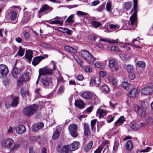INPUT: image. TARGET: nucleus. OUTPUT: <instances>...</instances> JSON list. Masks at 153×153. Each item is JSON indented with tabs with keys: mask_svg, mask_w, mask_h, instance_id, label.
I'll return each mask as SVG.
<instances>
[{
	"mask_svg": "<svg viewBox=\"0 0 153 153\" xmlns=\"http://www.w3.org/2000/svg\"><path fill=\"white\" fill-rule=\"evenodd\" d=\"M134 6L133 9L131 11L132 13L133 11L134 12L130 18V21L128 22V27H131V30L134 29L137 26V13L138 10V0H133Z\"/></svg>",
	"mask_w": 153,
	"mask_h": 153,
	"instance_id": "f257e3e1",
	"label": "nucleus"
},
{
	"mask_svg": "<svg viewBox=\"0 0 153 153\" xmlns=\"http://www.w3.org/2000/svg\"><path fill=\"white\" fill-rule=\"evenodd\" d=\"M1 145L2 148L13 152L17 151L21 146L20 144L16 143L13 140L10 138L4 139L1 142Z\"/></svg>",
	"mask_w": 153,
	"mask_h": 153,
	"instance_id": "f03ea898",
	"label": "nucleus"
},
{
	"mask_svg": "<svg viewBox=\"0 0 153 153\" xmlns=\"http://www.w3.org/2000/svg\"><path fill=\"white\" fill-rule=\"evenodd\" d=\"M82 57L88 63L92 64L96 59L91 55L89 52L85 50H82L81 51Z\"/></svg>",
	"mask_w": 153,
	"mask_h": 153,
	"instance_id": "7ed1b4c3",
	"label": "nucleus"
},
{
	"mask_svg": "<svg viewBox=\"0 0 153 153\" xmlns=\"http://www.w3.org/2000/svg\"><path fill=\"white\" fill-rule=\"evenodd\" d=\"M38 108V105L34 104L24 108L23 112L25 114L28 116H30L36 113Z\"/></svg>",
	"mask_w": 153,
	"mask_h": 153,
	"instance_id": "20e7f679",
	"label": "nucleus"
},
{
	"mask_svg": "<svg viewBox=\"0 0 153 153\" xmlns=\"http://www.w3.org/2000/svg\"><path fill=\"white\" fill-rule=\"evenodd\" d=\"M68 129L70 134L72 137L75 138L78 136L77 126L76 124H70L68 127Z\"/></svg>",
	"mask_w": 153,
	"mask_h": 153,
	"instance_id": "39448f33",
	"label": "nucleus"
},
{
	"mask_svg": "<svg viewBox=\"0 0 153 153\" xmlns=\"http://www.w3.org/2000/svg\"><path fill=\"white\" fill-rule=\"evenodd\" d=\"M153 90V83L149 84L141 89V93L144 95L150 94L152 92Z\"/></svg>",
	"mask_w": 153,
	"mask_h": 153,
	"instance_id": "423d86ee",
	"label": "nucleus"
},
{
	"mask_svg": "<svg viewBox=\"0 0 153 153\" xmlns=\"http://www.w3.org/2000/svg\"><path fill=\"white\" fill-rule=\"evenodd\" d=\"M9 72L7 67L3 64L0 65V77L2 78H6Z\"/></svg>",
	"mask_w": 153,
	"mask_h": 153,
	"instance_id": "0eeeda50",
	"label": "nucleus"
},
{
	"mask_svg": "<svg viewBox=\"0 0 153 153\" xmlns=\"http://www.w3.org/2000/svg\"><path fill=\"white\" fill-rule=\"evenodd\" d=\"M53 70L47 67H45L43 68H40L39 70V79L40 76L44 74H53Z\"/></svg>",
	"mask_w": 153,
	"mask_h": 153,
	"instance_id": "6e6552de",
	"label": "nucleus"
},
{
	"mask_svg": "<svg viewBox=\"0 0 153 153\" xmlns=\"http://www.w3.org/2000/svg\"><path fill=\"white\" fill-rule=\"evenodd\" d=\"M80 95L83 98L89 100H91L93 97V94L91 92L88 91L81 92Z\"/></svg>",
	"mask_w": 153,
	"mask_h": 153,
	"instance_id": "1a4fd4ad",
	"label": "nucleus"
},
{
	"mask_svg": "<svg viewBox=\"0 0 153 153\" xmlns=\"http://www.w3.org/2000/svg\"><path fill=\"white\" fill-rule=\"evenodd\" d=\"M16 132L18 134H21L26 131L25 126L22 124L19 125L14 128Z\"/></svg>",
	"mask_w": 153,
	"mask_h": 153,
	"instance_id": "9d476101",
	"label": "nucleus"
},
{
	"mask_svg": "<svg viewBox=\"0 0 153 153\" xmlns=\"http://www.w3.org/2000/svg\"><path fill=\"white\" fill-rule=\"evenodd\" d=\"M21 71L20 68L15 67L12 71V76L14 78L17 79L21 74Z\"/></svg>",
	"mask_w": 153,
	"mask_h": 153,
	"instance_id": "9b49d317",
	"label": "nucleus"
},
{
	"mask_svg": "<svg viewBox=\"0 0 153 153\" xmlns=\"http://www.w3.org/2000/svg\"><path fill=\"white\" fill-rule=\"evenodd\" d=\"M74 105L77 108L82 109L85 107V104L81 99H79L75 100Z\"/></svg>",
	"mask_w": 153,
	"mask_h": 153,
	"instance_id": "f8f14e48",
	"label": "nucleus"
},
{
	"mask_svg": "<svg viewBox=\"0 0 153 153\" xmlns=\"http://www.w3.org/2000/svg\"><path fill=\"white\" fill-rule=\"evenodd\" d=\"M8 16L11 21H15L13 23H16L17 22V14L16 12L13 11H10L8 13Z\"/></svg>",
	"mask_w": 153,
	"mask_h": 153,
	"instance_id": "ddd939ff",
	"label": "nucleus"
},
{
	"mask_svg": "<svg viewBox=\"0 0 153 153\" xmlns=\"http://www.w3.org/2000/svg\"><path fill=\"white\" fill-rule=\"evenodd\" d=\"M41 82L43 85L45 86H48L52 83L51 79V77H47L45 78L41 79Z\"/></svg>",
	"mask_w": 153,
	"mask_h": 153,
	"instance_id": "4468645a",
	"label": "nucleus"
},
{
	"mask_svg": "<svg viewBox=\"0 0 153 153\" xmlns=\"http://www.w3.org/2000/svg\"><path fill=\"white\" fill-rule=\"evenodd\" d=\"M68 146L70 151H74L78 148L79 146V143L76 141H74L70 145Z\"/></svg>",
	"mask_w": 153,
	"mask_h": 153,
	"instance_id": "2eb2a0df",
	"label": "nucleus"
},
{
	"mask_svg": "<svg viewBox=\"0 0 153 153\" xmlns=\"http://www.w3.org/2000/svg\"><path fill=\"white\" fill-rule=\"evenodd\" d=\"M53 10L52 8L48 6L47 4L43 5L40 8L39 13H42L46 11H48L49 12Z\"/></svg>",
	"mask_w": 153,
	"mask_h": 153,
	"instance_id": "dca6fc26",
	"label": "nucleus"
},
{
	"mask_svg": "<svg viewBox=\"0 0 153 153\" xmlns=\"http://www.w3.org/2000/svg\"><path fill=\"white\" fill-rule=\"evenodd\" d=\"M139 92L136 88H132L131 91L127 93L128 96L130 98H133L138 94Z\"/></svg>",
	"mask_w": 153,
	"mask_h": 153,
	"instance_id": "f3484780",
	"label": "nucleus"
},
{
	"mask_svg": "<svg viewBox=\"0 0 153 153\" xmlns=\"http://www.w3.org/2000/svg\"><path fill=\"white\" fill-rule=\"evenodd\" d=\"M101 82V79L99 76L95 77L93 80H91L90 81V83H93L94 82L95 85L97 87L100 86Z\"/></svg>",
	"mask_w": 153,
	"mask_h": 153,
	"instance_id": "a211bd4d",
	"label": "nucleus"
},
{
	"mask_svg": "<svg viewBox=\"0 0 153 153\" xmlns=\"http://www.w3.org/2000/svg\"><path fill=\"white\" fill-rule=\"evenodd\" d=\"M109 66L111 68H114L116 71H118L119 69L118 67H116V64L115 61L114 59H111L109 61Z\"/></svg>",
	"mask_w": 153,
	"mask_h": 153,
	"instance_id": "6ab92c4d",
	"label": "nucleus"
},
{
	"mask_svg": "<svg viewBox=\"0 0 153 153\" xmlns=\"http://www.w3.org/2000/svg\"><path fill=\"white\" fill-rule=\"evenodd\" d=\"M132 6V3L131 1L125 2L123 4V8L124 11L130 10Z\"/></svg>",
	"mask_w": 153,
	"mask_h": 153,
	"instance_id": "aec40b11",
	"label": "nucleus"
},
{
	"mask_svg": "<svg viewBox=\"0 0 153 153\" xmlns=\"http://www.w3.org/2000/svg\"><path fill=\"white\" fill-rule=\"evenodd\" d=\"M29 28L27 27H24L23 29V32L22 35L24 36V38L26 39H29L30 34L28 32Z\"/></svg>",
	"mask_w": 153,
	"mask_h": 153,
	"instance_id": "412c9836",
	"label": "nucleus"
},
{
	"mask_svg": "<svg viewBox=\"0 0 153 153\" xmlns=\"http://www.w3.org/2000/svg\"><path fill=\"white\" fill-rule=\"evenodd\" d=\"M139 38L137 37V38L134 39L132 41L131 43H130V45L133 46L137 48H141V47L138 45L139 44L140 42L139 41Z\"/></svg>",
	"mask_w": 153,
	"mask_h": 153,
	"instance_id": "4be33fe9",
	"label": "nucleus"
},
{
	"mask_svg": "<svg viewBox=\"0 0 153 153\" xmlns=\"http://www.w3.org/2000/svg\"><path fill=\"white\" fill-rule=\"evenodd\" d=\"M30 74L29 71H26L22 76L24 82L27 81L30 79Z\"/></svg>",
	"mask_w": 153,
	"mask_h": 153,
	"instance_id": "5701e85b",
	"label": "nucleus"
},
{
	"mask_svg": "<svg viewBox=\"0 0 153 153\" xmlns=\"http://www.w3.org/2000/svg\"><path fill=\"white\" fill-rule=\"evenodd\" d=\"M30 18V14L27 12H25L24 14L22 21L23 23H26L27 22Z\"/></svg>",
	"mask_w": 153,
	"mask_h": 153,
	"instance_id": "b1692460",
	"label": "nucleus"
},
{
	"mask_svg": "<svg viewBox=\"0 0 153 153\" xmlns=\"http://www.w3.org/2000/svg\"><path fill=\"white\" fill-rule=\"evenodd\" d=\"M93 145V142L91 141L89 143L86 144L84 146V150L86 152H87L89 151L90 150L92 149V146Z\"/></svg>",
	"mask_w": 153,
	"mask_h": 153,
	"instance_id": "393cba45",
	"label": "nucleus"
},
{
	"mask_svg": "<svg viewBox=\"0 0 153 153\" xmlns=\"http://www.w3.org/2000/svg\"><path fill=\"white\" fill-rule=\"evenodd\" d=\"M108 81L114 85H117L118 84V81L117 79L114 77L110 76L108 78Z\"/></svg>",
	"mask_w": 153,
	"mask_h": 153,
	"instance_id": "a878e982",
	"label": "nucleus"
},
{
	"mask_svg": "<svg viewBox=\"0 0 153 153\" xmlns=\"http://www.w3.org/2000/svg\"><path fill=\"white\" fill-rule=\"evenodd\" d=\"M32 54V52L30 50L27 51L26 52L25 56L30 62L31 61L32 58L33 57Z\"/></svg>",
	"mask_w": 153,
	"mask_h": 153,
	"instance_id": "bb28decb",
	"label": "nucleus"
},
{
	"mask_svg": "<svg viewBox=\"0 0 153 153\" xmlns=\"http://www.w3.org/2000/svg\"><path fill=\"white\" fill-rule=\"evenodd\" d=\"M91 26L95 28H97L101 25V23L98 21H93L91 22Z\"/></svg>",
	"mask_w": 153,
	"mask_h": 153,
	"instance_id": "cd10ccee",
	"label": "nucleus"
},
{
	"mask_svg": "<svg viewBox=\"0 0 153 153\" xmlns=\"http://www.w3.org/2000/svg\"><path fill=\"white\" fill-rule=\"evenodd\" d=\"M135 111L139 115L141 116H143L145 115V110H142L138 106H137L135 108Z\"/></svg>",
	"mask_w": 153,
	"mask_h": 153,
	"instance_id": "c85d7f7f",
	"label": "nucleus"
},
{
	"mask_svg": "<svg viewBox=\"0 0 153 153\" xmlns=\"http://www.w3.org/2000/svg\"><path fill=\"white\" fill-rule=\"evenodd\" d=\"M21 93L22 96L24 98L25 97L27 96H30V94L29 93L28 90L24 88H21Z\"/></svg>",
	"mask_w": 153,
	"mask_h": 153,
	"instance_id": "c756f323",
	"label": "nucleus"
},
{
	"mask_svg": "<svg viewBox=\"0 0 153 153\" xmlns=\"http://www.w3.org/2000/svg\"><path fill=\"white\" fill-rule=\"evenodd\" d=\"M64 48L66 51L71 53H75L77 52L75 49L69 46H65Z\"/></svg>",
	"mask_w": 153,
	"mask_h": 153,
	"instance_id": "7c9ffc66",
	"label": "nucleus"
},
{
	"mask_svg": "<svg viewBox=\"0 0 153 153\" xmlns=\"http://www.w3.org/2000/svg\"><path fill=\"white\" fill-rule=\"evenodd\" d=\"M19 97H15L13 100L10 104L11 107H16L18 103Z\"/></svg>",
	"mask_w": 153,
	"mask_h": 153,
	"instance_id": "2f4dec72",
	"label": "nucleus"
},
{
	"mask_svg": "<svg viewBox=\"0 0 153 153\" xmlns=\"http://www.w3.org/2000/svg\"><path fill=\"white\" fill-rule=\"evenodd\" d=\"M126 146L127 150H131L133 147L132 141L131 140H128L126 143Z\"/></svg>",
	"mask_w": 153,
	"mask_h": 153,
	"instance_id": "473e14b6",
	"label": "nucleus"
},
{
	"mask_svg": "<svg viewBox=\"0 0 153 153\" xmlns=\"http://www.w3.org/2000/svg\"><path fill=\"white\" fill-rule=\"evenodd\" d=\"M111 13L113 16H120V14L119 10L116 9L111 11Z\"/></svg>",
	"mask_w": 153,
	"mask_h": 153,
	"instance_id": "72a5a7b5",
	"label": "nucleus"
},
{
	"mask_svg": "<svg viewBox=\"0 0 153 153\" xmlns=\"http://www.w3.org/2000/svg\"><path fill=\"white\" fill-rule=\"evenodd\" d=\"M121 85L124 89L127 90L130 86L131 85L129 83L126 82H122Z\"/></svg>",
	"mask_w": 153,
	"mask_h": 153,
	"instance_id": "f704fd0d",
	"label": "nucleus"
},
{
	"mask_svg": "<svg viewBox=\"0 0 153 153\" xmlns=\"http://www.w3.org/2000/svg\"><path fill=\"white\" fill-rule=\"evenodd\" d=\"M125 121L123 116L120 117L114 123V125L117 126L118 124L123 123Z\"/></svg>",
	"mask_w": 153,
	"mask_h": 153,
	"instance_id": "c9c22d12",
	"label": "nucleus"
},
{
	"mask_svg": "<svg viewBox=\"0 0 153 153\" xmlns=\"http://www.w3.org/2000/svg\"><path fill=\"white\" fill-rule=\"evenodd\" d=\"M59 135V132L58 129H56L55 131L53 133L52 138L54 139H57L58 138Z\"/></svg>",
	"mask_w": 153,
	"mask_h": 153,
	"instance_id": "e433bc0d",
	"label": "nucleus"
},
{
	"mask_svg": "<svg viewBox=\"0 0 153 153\" xmlns=\"http://www.w3.org/2000/svg\"><path fill=\"white\" fill-rule=\"evenodd\" d=\"M69 150L68 146H64L61 149V153H68Z\"/></svg>",
	"mask_w": 153,
	"mask_h": 153,
	"instance_id": "4c0bfd02",
	"label": "nucleus"
},
{
	"mask_svg": "<svg viewBox=\"0 0 153 153\" xmlns=\"http://www.w3.org/2000/svg\"><path fill=\"white\" fill-rule=\"evenodd\" d=\"M136 65L138 67L143 68H145L146 66V63L143 61H138L137 62Z\"/></svg>",
	"mask_w": 153,
	"mask_h": 153,
	"instance_id": "58836bf2",
	"label": "nucleus"
},
{
	"mask_svg": "<svg viewBox=\"0 0 153 153\" xmlns=\"http://www.w3.org/2000/svg\"><path fill=\"white\" fill-rule=\"evenodd\" d=\"M74 57L77 62L80 65V66L82 67L83 66V65L82 60L76 56H74Z\"/></svg>",
	"mask_w": 153,
	"mask_h": 153,
	"instance_id": "ea45409f",
	"label": "nucleus"
},
{
	"mask_svg": "<svg viewBox=\"0 0 153 153\" xmlns=\"http://www.w3.org/2000/svg\"><path fill=\"white\" fill-rule=\"evenodd\" d=\"M24 52L25 50L24 49L22 48L21 47H19V51L18 52L17 54H18V55L20 56H22L23 55L24 53Z\"/></svg>",
	"mask_w": 153,
	"mask_h": 153,
	"instance_id": "a19ab883",
	"label": "nucleus"
},
{
	"mask_svg": "<svg viewBox=\"0 0 153 153\" xmlns=\"http://www.w3.org/2000/svg\"><path fill=\"white\" fill-rule=\"evenodd\" d=\"M49 24H58L59 25H61L62 24L63 22L62 21H60L59 20H54L53 21L48 22Z\"/></svg>",
	"mask_w": 153,
	"mask_h": 153,
	"instance_id": "79ce46f5",
	"label": "nucleus"
},
{
	"mask_svg": "<svg viewBox=\"0 0 153 153\" xmlns=\"http://www.w3.org/2000/svg\"><path fill=\"white\" fill-rule=\"evenodd\" d=\"M24 80H23V79L22 78V77H20L18 79L17 82V85L18 86H20L22 85L23 83V82H24Z\"/></svg>",
	"mask_w": 153,
	"mask_h": 153,
	"instance_id": "37998d69",
	"label": "nucleus"
},
{
	"mask_svg": "<svg viewBox=\"0 0 153 153\" xmlns=\"http://www.w3.org/2000/svg\"><path fill=\"white\" fill-rule=\"evenodd\" d=\"M109 90V89L106 85H104L102 86V91L104 93H107Z\"/></svg>",
	"mask_w": 153,
	"mask_h": 153,
	"instance_id": "c03bdc74",
	"label": "nucleus"
},
{
	"mask_svg": "<svg viewBox=\"0 0 153 153\" xmlns=\"http://www.w3.org/2000/svg\"><path fill=\"white\" fill-rule=\"evenodd\" d=\"M106 111L103 109L99 108L97 109L96 112V115H98V114H103L106 113Z\"/></svg>",
	"mask_w": 153,
	"mask_h": 153,
	"instance_id": "a18cd8bd",
	"label": "nucleus"
},
{
	"mask_svg": "<svg viewBox=\"0 0 153 153\" xmlns=\"http://www.w3.org/2000/svg\"><path fill=\"white\" fill-rule=\"evenodd\" d=\"M126 70L128 73L132 72L133 70V67L132 65H128L127 66Z\"/></svg>",
	"mask_w": 153,
	"mask_h": 153,
	"instance_id": "49530a36",
	"label": "nucleus"
},
{
	"mask_svg": "<svg viewBox=\"0 0 153 153\" xmlns=\"http://www.w3.org/2000/svg\"><path fill=\"white\" fill-rule=\"evenodd\" d=\"M111 3L109 1H108L106 6V10L108 12H110L111 10Z\"/></svg>",
	"mask_w": 153,
	"mask_h": 153,
	"instance_id": "de8ad7c7",
	"label": "nucleus"
},
{
	"mask_svg": "<svg viewBox=\"0 0 153 153\" xmlns=\"http://www.w3.org/2000/svg\"><path fill=\"white\" fill-rule=\"evenodd\" d=\"M32 64L34 66H36L38 64V56H36L33 59Z\"/></svg>",
	"mask_w": 153,
	"mask_h": 153,
	"instance_id": "09e8293b",
	"label": "nucleus"
},
{
	"mask_svg": "<svg viewBox=\"0 0 153 153\" xmlns=\"http://www.w3.org/2000/svg\"><path fill=\"white\" fill-rule=\"evenodd\" d=\"M97 119H94L92 120L91 122V129L92 131H94V128L97 122Z\"/></svg>",
	"mask_w": 153,
	"mask_h": 153,
	"instance_id": "8fccbe9b",
	"label": "nucleus"
},
{
	"mask_svg": "<svg viewBox=\"0 0 153 153\" xmlns=\"http://www.w3.org/2000/svg\"><path fill=\"white\" fill-rule=\"evenodd\" d=\"M120 142L116 141L114 143V146L113 147V150L116 152L118 149V148L120 145Z\"/></svg>",
	"mask_w": 153,
	"mask_h": 153,
	"instance_id": "3c124183",
	"label": "nucleus"
},
{
	"mask_svg": "<svg viewBox=\"0 0 153 153\" xmlns=\"http://www.w3.org/2000/svg\"><path fill=\"white\" fill-rule=\"evenodd\" d=\"M32 129L33 131H36L38 130V123H36L33 125L32 127Z\"/></svg>",
	"mask_w": 153,
	"mask_h": 153,
	"instance_id": "603ef678",
	"label": "nucleus"
},
{
	"mask_svg": "<svg viewBox=\"0 0 153 153\" xmlns=\"http://www.w3.org/2000/svg\"><path fill=\"white\" fill-rule=\"evenodd\" d=\"M74 16V15H71L66 20V21L68 22L69 23L73 22L74 20L73 19V18Z\"/></svg>",
	"mask_w": 153,
	"mask_h": 153,
	"instance_id": "864d4df0",
	"label": "nucleus"
},
{
	"mask_svg": "<svg viewBox=\"0 0 153 153\" xmlns=\"http://www.w3.org/2000/svg\"><path fill=\"white\" fill-rule=\"evenodd\" d=\"M103 148V147L102 146L100 145L98 148L94 151V153H101V150Z\"/></svg>",
	"mask_w": 153,
	"mask_h": 153,
	"instance_id": "5fc2aeb1",
	"label": "nucleus"
},
{
	"mask_svg": "<svg viewBox=\"0 0 153 153\" xmlns=\"http://www.w3.org/2000/svg\"><path fill=\"white\" fill-rule=\"evenodd\" d=\"M29 153H37L34 147L31 146L29 148Z\"/></svg>",
	"mask_w": 153,
	"mask_h": 153,
	"instance_id": "6e6d98bb",
	"label": "nucleus"
},
{
	"mask_svg": "<svg viewBox=\"0 0 153 153\" xmlns=\"http://www.w3.org/2000/svg\"><path fill=\"white\" fill-rule=\"evenodd\" d=\"M141 106L143 109L145 110L148 106L147 103L145 101L142 102L141 104Z\"/></svg>",
	"mask_w": 153,
	"mask_h": 153,
	"instance_id": "4d7b16f0",
	"label": "nucleus"
},
{
	"mask_svg": "<svg viewBox=\"0 0 153 153\" xmlns=\"http://www.w3.org/2000/svg\"><path fill=\"white\" fill-rule=\"evenodd\" d=\"M111 51L114 52H117L119 51V48L118 47L115 46H112L110 48Z\"/></svg>",
	"mask_w": 153,
	"mask_h": 153,
	"instance_id": "13d9d810",
	"label": "nucleus"
},
{
	"mask_svg": "<svg viewBox=\"0 0 153 153\" xmlns=\"http://www.w3.org/2000/svg\"><path fill=\"white\" fill-rule=\"evenodd\" d=\"M109 43H112L113 44L115 43H121L122 42H120L118 39H116V40H109Z\"/></svg>",
	"mask_w": 153,
	"mask_h": 153,
	"instance_id": "bf43d9fd",
	"label": "nucleus"
},
{
	"mask_svg": "<svg viewBox=\"0 0 153 153\" xmlns=\"http://www.w3.org/2000/svg\"><path fill=\"white\" fill-rule=\"evenodd\" d=\"M128 77L131 80H134L135 77V76L134 74L132 72L129 73Z\"/></svg>",
	"mask_w": 153,
	"mask_h": 153,
	"instance_id": "052dcab7",
	"label": "nucleus"
},
{
	"mask_svg": "<svg viewBox=\"0 0 153 153\" xmlns=\"http://www.w3.org/2000/svg\"><path fill=\"white\" fill-rule=\"evenodd\" d=\"M152 149V148L149 147H147L146 149L143 150H141L140 152H149Z\"/></svg>",
	"mask_w": 153,
	"mask_h": 153,
	"instance_id": "680f3d73",
	"label": "nucleus"
},
{
	"mask_svg": "<svg viewBox=\"0 0 153 153\" xmlns=\"http://www.w3.org/2000/svg\"><path fill=\"white\" fill-rule=\"evenodd\" d=\"M48 57V55L47 54H44L42 56H39V63L45 58H47Z\"/></svg>",
	"mask_w": 153,
	"mask_h": 153,
	"instance_id": "e2e57ef3",
	"label": "nucleus"
},
{
	"mask_svg": "<svg viewBox=\"0 0 153 153\" xmlns=\"http://www.w3.org/2000/svg\"><path fill=\"white\" fill-rule=\"evenodd\" d=\"M76 14L78 16H84V15H87L88 14V13H85L82 11H77L76 13Z\"/></svg>",
	"mask_w": 153,
	"mask_h": 153,
	"instance_id": "0e129e2a",
	"label": "nucleus"
},
{
	"mask_svg": "<svg viewBox=\"0 0 153 153\" xmlns=\"http://www.w3.org/2000/svg\"><path fill=\"white\" fill-rule=\"evenodd\" d=\"M38 137L37 136H32L30 137L29 140L31 141H35L38 140Z\"/></svg>",
	"mask_w": 153,
	"mask_h": 153,
	"instance_id": "69168bd1",
	"label": "nucleus"
},
{
	"mask_svg": "<svg viewBox=\"0 0 153 153\" xmlns=\"http://www.w3.org/2000/svg\"><path fill=\"white\" fill-rule=\"evenodd\" d=\"M120 56L121 59L123 61H126L127 58V56L123 54H121L120 55Z\"/></svg>",
	"mask_w": 153,
	"mask_h": 153,
	"instance_id": "338daca9",
	"label": "nucleus"
},
{
	"mask_svg": "<svg viewBox=\"0 0 153 153\" xmlns=\"http://www.w3.org/2000/svg\"><path fill=\"white\" fill-rule=\"evenodd\" d=\"M146 122L148 123L152 124L153 123V119L151 117H148L146 119Z\"/></svg>",
	"mask_w": 153,
	"mask_h": 153,
	"instance_id": "774afa93",
	"label": "nucleus"
}]
</instances>
